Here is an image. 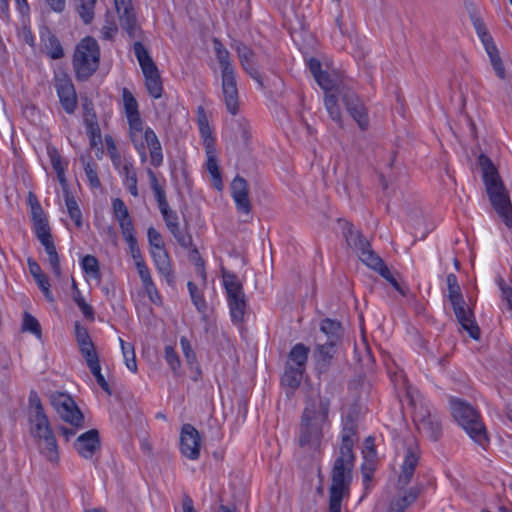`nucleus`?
<instances>
[{
  "label": "nucleus",
  "mask_w": 512,
  "mask_h": 512,
  "mask_svg": "<svg viewBox=\"0 0 512 512\" xmlns=\"http://www.w3.org/2000/svg\"><path fill=\"white\" fill-rule=\"evenodd\" d=\"M358 441L357 421L351 415H347L342 420L339 454L334 460L331 471L329 512H341L342 499L349 494L355 465L354 446Z\"/></svg>",
  "instance_id": "nucleus-1"
},
{
  "label": "nucleus",
  "mask_w": 512,
  "mask_h": 512,
  "mask_svg": "<svg viewBox=\"0 0 512 512\" xmlns=\"http://www.w3.org/2000/svg\"><path fill=\"white\" fill-rule=\"evenodd\" d=\"M28 401L30 433L34 438L38 439L40 454L52 465L57 466L60 461L57 440L36 391H30Z\"/></svg>",
  "instance_id": "nucleus-2"
},
{
  "label": "nucleus",
  "mask_w": 512,
  "mask_h": 512,
  "mask_svg": "<svg viewBox=\"0 0 512 512\" xmlns=\"http://www.w3.org/2000/svg\"><path fill=\"white\" fill-rule=\"evenodd\" d=\"M330 402L320 400L304 409L299 426L298 443L311 456L320 454L323 439V426L328 421Z\"/></svg>",
  "instance_id": "nucleus-3"
},
{
  "label": "nucleus",
  "mask_w": 512,
  "mask_h": 512,
  "mask_svg": "<svg viewBox=\"0 0 512 512\" xmlns=\"http://www.w3.org/2000/svg\"><path fill=\"white\" fill-rule=\"evenodd\" d=\"M479 165L483 174V181L490 202L508 228H512V203L509 192L507 191L495 165L491 159L481 154L478 158Z\"/></svg>",
  "instance_id": "nucleus-4"
},
{
  "label": "nucleus",
  "mask_w": 512,
  "mask_h": 512,
  "mask_svg": "<svg viewBox=\"0 0 512 512\" xmlns=\"http://www.w3.org/2000/svg\"><path fill=\"white\" fill-rule=\"evenodd\" d=\"M213 43L217 60L221 66L223 100L227 111L236 115L239 111V96L230 53L218 39H214Z\"/></svg>",
  "instance_id": "nucleus-5"
},
{
  "label": "nucleus",
  "mask_w": 512,
  "mask_h": 512,
  "mask_svg": "<svg viewBox=\"0 0 512 512\" xmlns=\"http://www.w3.org/2000/svg\"><path fill=\"white\" fill-rule=\"evenodd\" d=\"M451 413L459 425L480 446L485 447L489 438L479 413L467 402L460 399L450 400Z\"/></svg>",
  "instance_id": "nucleus-6"
},
{
  "label": "nucleus",
  "mask_w": 512,
  "mask_h": 512,
  "mask_svg": "<svg viewBox=\"0 0 512 512\" xmlns=\"http://www.w3.org/2000/svg\"><path fill=\"white\" fill-rule=\"evenodd\" d=\"M100 48L92 37H85L76 46L73 56V67L80 81L88 80L98 69Z\"/></svg>",
  "instance_id": "nucleus-7"
},
{
  "label": "nucleus",
  "mask_w": 512,
  "mask_h": 512,
  "mask_svg": "<svg viewBox=\"0 0 512 512\" xmlns=\"http://www.w3.org/2000/svg\"><path fill=\"white\" fill-rule=\"evenodd\" d=\"M133 51L145 77V85L149 94L155 99L160 98L163 92V85L155 62L140 41H136L133 44Z\"/></svg>",
  "instance_id": "nucleus-8"
},
{
  "label": "nucleus",
  "mask_w": 512,
  "mask_h": 512,
  "mask_svg": "<svg viewBox=\"0 0 512 512\" xmlns=\"http://www.w3.org/2000/svg\"><path fill=\"white\" fill-rule=\"evenodd\" d=\"M50 402L63 421L76 428L83 426L84 416L70 395L54 392L50 396Z\"/></svg>",
  "instance_id": "nucleus-9"
},
{
  "label": "nucleus",
  "mask_w": 512,
  "mask_h": 512,
  "mask_svg": "<svg viewBox=\"0 0 512 512\" xmlns=\"http://www.w3.org/2000/svg\"><path fill=\"white\" fill-rule=\"evenodd\" d=\"M337 93L347 112L357 122L359 128L366 130L369 126L367 110L356 93L348 87L338 88Z\"/></svg>",
  "instance_id": "nucleus-10"
},
{
  "label": "nucleus",
  "mask_w": 512,
  "mask_h": 512,
  "mask_svg": "<svg viewBox=\"0 0 512 512\" xmlns=\"http://www.w3.org/2000/svg\"><path fill=\"white\" fill-rule=\"evenodd\" d=\"M449 301L461 327L468 332L471 338L478 340L480 338V328L475 322L473 311L467 306L464 297Z\"/></svg>",
  "instance_id": "nucleus-11"
},
{
  "label": "nucleus",
  "mask_w": 512,
  "mask_h": 512,
  "mask_svg": "<svg viewBox=\"0 0 512 512\" xmlns=\"http://www.w3.org/2000/svg\"><path fill=\"white\" fill-rule=\"evenodd\" d=\"M55 88L62 108L68 114H73L77 108V95L71 78L66 73L57 74Z\"/></svg>",
  "instance_id": "nucleus-12"
},
{
  "label": "nucleus",
  "mask_w": 512,
  "mask_h": 512,
  "mask_svg": "<svg viewBox=\"0 0 512 512\" xmlns=\"http://www.w3.org/2000/svg\"><path fill=\"white\" fill-rule=\"evenodd\" d=\"M114 2L121 27L131 38H140L141 30L137 24L136 13L131 0H114Z\"/></svg>",
  "instance_id": "nucleus-13"
},
{
  "label": "nucleus",
  "mask_w": 512,
  "mask_h": 512,
  "mask_svg": "<svg viewBox=\"0 0 512 512\" xmlns=\"http://www.w3.org/2000/svg\"><path fill=\"white\" fill-rule=\"evenodd\" d=\"M201 440L198 430L191 424H184L180 433V451L190 460L200 457Z\"/></svg>",
  "instance_id": "nucleus-14"
},
{
  "label": "nucleus",
  "mask_w": 512,
  "mask_h": 512,
  "mask_svg": "<svg viewBox=\"0 0 512 512\" xmlns=\"http://www.w3.org/2000/svg\"><path fill=\"white\" fill-rule=\"evenodd\" d=\"M231 197L239 214L250 216L252 203L249 198V187L245 178L237 175L231 183Z\"/></svg>",
  "instance_id": "nucleus-15"
},
{
  "label": "nucleus",
  "mask_w": 512,
  "mask_h": 512,
  "mask_svg": "<svg viewBox=\"0 0 512 512\" xmlns=\"http://www.w3.org/2000/svg\"><path fill=\"white\" fill-rule=\"evenodd\" d=\"M73 447L82 458L92 459L101 448L99 431L90 429L82 433L74 441Z\"/></svg>",
  "instance_id": "nucleus-16"
},
{
  "label": "nucleus",
  "mask_w": 512,
  "mask_h": 512,
  "mask_svg": "<svg viewBox=\"0 0 512 512\" xmlns=\"http://www.w3.org/2000/svg\"><path fill=\"white\" fill-rule=\"evenodd\" d=\"M236 51L243 69L259 84L261 88H263L264 84L262 76L256 65L255 53L248 46L242 43L237 45Z\"/></svg>",
  "instance_id": "nucleus-17"
},
{
  "label": "nucleus",
  "mask_w": 512,
  "mask_h": 512,
  "mask_svg": "<svg viewBox=\"0 0 512 512\" xmlns=\"http://www.w3.org/2000/svg\"><path fill=\"white\" fill-rule=\"evenodd\" d=\"M342 234L346 240V243L349 247L355 249L357 252L359 250L368 247L369 241L354 228L353 224L347 220H338Z\"/></svg>",
  "instance_id": "nucleus-18"
},
{
  "label": "nucleus",
  "mask_w": 512,
  "mask_h": 512,
  "mask_svg": "<svg viewBox=\"0 0 512 512\" xmlns=\"http://www.w3.org/2000/svg\"><path fill=\"white\" fill-rule=\"evenodd\" d=\"M122 98L129 127L138 130V127L142 121L138 110V102L127 88H123Z\"/></svg>",
  "instance_id": "nucleus-19"
},
{
  "label": "nucleus",
  "mask_w": 512,
  "mask_h": 512,
  "mask_svg": "<svg viewBox=\"0 0 512 512\" xmlns=\"http://www.w3.org/2000/svg\"><path fill=\"white\" fill-rule=\"evenodd\" d=\"M27 264L29 272L33 276L35 282L37 283L39 289L42 291L46 300L49 302H54V296L50 290L49 279L46 276V274L42 271L40 265L33 258H28Z\"/></svg>",
  "instance_id": "nucleus-20"
},
{
  "label": "nucleus",
  "mask_w": 512,
  "mask_h": 512,
  "mask_svg": "<svg viewBox=\"0 0 512 512\" xmlns=\"http://www.w3.org/2000/svg\"><path fill=\"white\" fill-rule=\"evenodd\" d=\"M335 353L336 343L326 341L325 343H318L316 345L314 358L319 372L325 371L330 366Z\"/></svg>",
  "instance_id": "nucleus-21"
},
{
  "label": "nucleus",
  "mask_w": 512,
  "mask_h": 512,
  "mask_svg": "<svg viewBox=\"0 0 512 512\" xmlns=\"http://www.w3.org/2000/svg\"><path fill=\"white\" fill-rule=\"evenodd\" d=\"M152 258L159 273L163 275L169 285L174 283V274L170 263L168 252L165 248L151 251Z\"/></svg>",
  "instance_id": "nucleus-22"
},
{
  "label": "nucleus",
  "mask_w": 512,
  "mask_h": 512,
  "mask_svg": "<svg viewBox=\"0 0 512 512\" xmlns=\"http://www.w3.org/2000/svg\"><path fill=\"white\" fill-rule=\"evenodd\" d=\"M144 139L150 150L151 164L154 167H159L163 162V154L161 143L156 133L151 128H146L144 132Z\"/></svg>",
  "instance_id": "nucleus-23"
},
{
  "label": "nucleus",
  "mask_w": 512,
  "mask_h": 512,
  "mask_svg": "<svg viewBox=\"0 0 512 512\" xmlns=\"http://www.w3.org/2000/svg\"><path fill=\"white\" fill-rule=\"evenodd\" d=\"M222 277L228 300L245 296L243 285L239 281L237 275L232 272L223 270Z\"/></svg>",
  "instance_id": "nucleus-24"
},
{
  "label": "nucleus",
  "mask_w": 512,
  "mask_h": 512,
  "mask_svg": "<svg viewBox=\"0 0 512 512\" xmlns=\"http://www.w3.org/2000/svg\"><path fill=\"white\" fill-rule=\"evenodd\" d=\"M310 349L303 343L295 344L288 354V361L286 364H292L295 367L306 370Z\"/></svg>",
  "instance_id": "nucleus-25"
},
{
  "label": "nucleus",
  "mask_w": 512,
  "mask_h": 512,
  "mask_svg": "<svg viewBox=\"0 0 512 512\" xmlns=\"http://www.w3.org/2000/svg\"><path fill=\"white\" fill-rule=\"evenodd\" d=\"M416 428L421 434H424L432 441L439 440L442 435V426L436 415H433Z\"/></svg>",
  "instance_id": "nucleus-26"
},
{
  "label": "nucleus",
  "mask_w": 512,
  "mask_h": 512,
  "mask_svg": "<svg viewBox=\"0 0 512 512\" xmlns=\"http://www.w3.org/2000/svg\"><path fill=\"white\" fill-rule=\"evenodd\" d=\"M304 372H305L304 369L295 367L292 364H286L285 371L282 376L281 382L284 386L290 387L292 389H296L301 384Z\"/></svg>",
  "instance_id": "nucleus-27"
},
{
  "label": "nucleus",
  "mask_w": 512,
  "mask_h": 512,
  "mask_svg": "<svg viewBox=\"0 0 512 512\" xmlns=\"http://www.w3.org/2000/svg\"><path fill=\"white\" fill-rule=\"evenodd\" d=\"M418 494L417 488H410L404 496L396 498L390 503L388 512H404L417 499Z\"/></svg>",
  "instance_id": "nucleus-28"
},
{
  "label": "nucleus",
  "mask_w": 512,
  "mask_h": 512,
  "mask_svg": "<svg viewBox=\"0 0 512 512\" xmlns=\"http://www.w3.org/2000/svg\"><path fill=\"white\" fill-rule=\"evenodd\" d=\"M206 153H207L206 168L213 178V186L216 189L221 190L222 185H223L222 178H221V174H220V170H219V166H218V162H217V158L215 156V151H214L213 146L209 149H206Z\"/></svg>",
  "instance_id": "nucleus-29"
},
{
  "label": "nucleus",
  "mask_w": 512,
  "mask_h": 512,
  "mask_svg": "<svg viewBox=\"0 0 512 512\" xmlns=\"http://www.w3.org/2000/svg\"><path fill=\"white\" fill-rule=\"evenodd\" d=\"M320 330L327 336V342L337 343L341 338L342 326L336 320L330 318L322 320Z\"/></svg>",
  "instance_id": "nucleus-30"
},
{
  "label": "nucleus",
  "mask_w": 512,
  "mask_h": 512,
  "mask_svg": "<svg viewBox=\"0 0 512 512\" xmlns=\"http://www.w3.org/2000/svg\"><path fill=\"white\" fill-rule=\"evenodd\" d=\"M120 174L124 176V184L128 191L134 197L138 196L137 189V175L133 164L131 162H125L120 170Z\"/></svg>",
  "instance_id": "nucleus-31"
},
{
  "label": "nucleus",
  "mask_w": 512,
  "mask_h": 512,
  "mask_svg": "<svg viewBox=\"0 0 512 512\" xmlns=\"http://www.w3.org/2000/svg\"><path fill=\"white\" fill-rule=\"evenodd\" d=\"M484 47L490 58V63L496 75L500 79H504L506 77L505 68L496 45L494 44V42H492L490 44L485 45Z\"/></svg>",
  "instance_id": "nucleus-32"
},
{
  "label": "nucleus",
  "mask_w": 512,
  "mask_h": 512,
  "mask_svg": "<svg viewBox=\"0 0 512 512\" xmlns=\"http://www.w3.org/2000/svg\"><path fill=\"white\" fill-rule=\"evenodd\" d=\"M484 47L490 58V63L496 75L500 79H504L506 77L505 68L496 45L494 44V42H492L490 44L485 45Z\"/></svg>",
  "instance_id": "nucleus-33"
},
{
  "label": "nucleus",
  "mask_w": 512,
  "mask_h": 512,
  "mask_svg": "<svg viewBox=\"0 0 512 512\" xmlns=\"http://www.w3.org/2000/svg\"><path fill=\"white\" fill-rule=\"evenodd\" d=\"M484 47L490 58V63L496 75L500 79H504L506 77L505 68L496 45L494 44V42H492L490 44L485 45Z\"/></svg>",
  "instance_id": "nucleus-34"
},
{
  "label": "nucleus",
  "mask_w": 512,
  "mask_h": 512,
  "mask_svg": "<svg viewBox=\"0 0 512 512\" xmlns=\"http://www.w3.org/2000/svg\"><path fill=\"white\" fill-rule=\"evenodd\" d=\"M338 99H340L338 94H326L324 103L330 118L339 126H342V113L338 105Z\"/></svg>",
  "instance_id": "nucleus-35"
},
{
  "label": "nucleus",
  "mask_w": 512,
  "mask_h": 512,
  "mask_svg": "<svg viewBox=\"0 0 512 512\" xmlns=\"http://www.w3.org/2000/svg\"><path fill=\"white\" fill-rule=\"evenodd\" d=\"M41 244L44 246V249L48 255V262L54 275L59 278L61 276L60 259L53 239H49L45 242H42Z\"/></svg>",
  "instance_id": "nucleus-36"
},
{
  "label": "nucleus",
  "mask_w": 512,
  "mask_h": 512,
  "mask_svg": "<svg viewBox=\"0 0 512 512\" xmlns=\"http://www.w3.org/2000/svg\"><path fill=\"white\" fill-rule=\"evenodd\" d=\"M198 114H199L198 124H199L200 135L203 138V142H204L206 149H209L212 146H214V138L212 137L211 129L209 127L207 117H206L204 109L202 107H199Z\"/></svg>",
  "instance_id": "nucleus-37"
},
{
  "label": "nucleus",
  "mask_w": 512,
  "mask_h": 512,
  "mask_svg": "<svg viewBox=\"0 0 512 512\" xmlns=\"http://www.w3.org/2000/svg\"><path fill=\"white\" fill-rule=\"evenodd\" d=\"M147 174L149 177L151 189L154 193L159 209L169 205L166 199L165 190L159 184L156 174L151 169H147Z\"/></svg>",
  "instance_id": "nucleus-38"
},
{
  "label": "nucleus",
  "mask_w": 512,
  "mask_h": 512,
  "mask_svg": "<svg viewBox=\"0 0 512 512\" xmlns=\"http://www.w3.org/2000/svg\"><path fill=\"white\" fill-rule=\"evenodd\" d=\"M358 254L360 260L374 271H377L384 264L383 260L371 249L370 243H368L367 248L359 250Z\"/></svg>",
  "instance_id": "nucleus-39"
},
{
  "label": "nucleus",
  "mask_w": 512,
  "mask_h": 512,
  "mask_svg": "<svg viewBox=\"0 0 512 512\" xmlns=\"http://www.w3.org/2000/svg\"><path fill=\"white\" fill-rule=\"evenodd\" d=\"M97 0H75L76 10L85 24H90L94 18V8Z\"/></svg>",
  "instance_id": "nucleus-40"
},
{
  "label": "nucleus",
  "mask_w": 512,
  "mask_h": 512,
  "mask_svg": "<svg viewBox=\"0 0 512 512\" xmlns=\"http://www.w3.org/2000/svg\"><path fill=\"white\" fill-rule=\"evenodd\" d=\"M231 318L234 322L240 323L244 319L246 309L245 296L228 300Z\"/></svg>",
  "instance_id": "nucleus-41"
},
{
  "label": "nucleus",
  "mask_w": 512,
  "mask_h": 512,
  "mask_svg": "<svg viewBox=\"0 0 512 512\" xmlns=\"http://www.w3.org/2000/svg\"><path fill=\"white\" fill-rule=\"evenodd\" d=\"M119 342L121 345L122 354L124 357L126 367L133 373H136L137 362L135 356L134 346L130 343H126L123 339L119 338Z\"/></svg>",
  "instance_id": "nucleus-42"
},
{
  "label": "nucleus",
  "mask_w": 512,
  "mask_h": 512,
  "mask_svg": "<svg viewBox=\"0 0 512 512\" xmlns=\"http://www.w3.org/2000/svg\"><path fill=\"white\" fill-rule=\"evenodd\" d=\"M187 287L189 290L192 303L196 307L197 311L200 313H205L207 310V303L204 299L202 291L192 281H189L187 283Z\"/></svg>",
  "instance_id": "nucleus-43"
},
{
  "label": "nucleus",
  "mask_w": 512,
  "mask_h": 512,
  "mask_svg": "<svg viewBox=\"0 0 512 512\" xmlns=\"http://www.w3.org/2000/svg\"><path fill=\"white\" fill-rule=\"evenodd\" d=\"M44 46L46 54L51 59H60L64 56L62 45L55 35L49 34Z\"/></svg>",
  "instance_id": "nucleus-44"
},
{
  "label": "nucleus",
  "mask_w": 512,
  "mask_h": 512,
  "mask_svg": "<svg viewBox=\"0 0 512 512\" xmlns=\"http://www.w3.org/2000/svg\"><path fill=\"white\" fill-rule=\"evenodd\" d=\"M64 198L70 218L78 228L82 227V213L74 196L69 193L64 195Z\"/></svg>",
  "instance_id": "nucleus-45"
},
{
  "label": "nucleus",
  "mask_w": 512,
  "mask_h": 512,
  "mask_svg": "<svg viewBox=\"0 0 512 512\" xmlns=\"http://www.w3.org/2000/svg\"><path fill=\"white\" fill-rule=\"evenodd\" d=\"M471 21L474 29L476 30L477 35L481 39V42L483 43L484 46L494 42L493 38L487 31L486 25L482 18L475 14H471Z\"/></svg>",
  "instance_id": "nucleus-46"
},
{
  "label": "nucleus",
  "mask_w": 512,
  "mask_h": 512,
  "mask_svg": "<svg viewBox=\"0 0 512 512\" xmlns=\"http://www.w3.org/2000/svg\"><path fill=\"white\" fill-rule=\"evenodd\" d=\"M168 230L182 248L188 249L193 246L192 236L184 230H181L179 224L172 225V227L168 228Z\"/></svg>",
  "instance_id": "nucleus-47"
},
{
  "label": "nucleus",
  "mask_w": 512,
  "mask_h": 512,
  "mask_svg": "<svg viewBox=\"0 0 512 512\" xmlns=\"http://www.w3.org/2000/svg\"><path fill=\"white\" fill-rule=\"evenodd\" d=\"M22 330L28 331L34 334L38 339L42 337V331L39 321L29 314L28 312L24 313L23 322H22Z\"/></svg>",
  "instance_id": "nucleus-48"
},
{
  "label": "nucleus",
  "mask_w": 512,
  "mask_h": 512,
  "mask_svg": "<svg viewBox=\"0 0 512 512\" xmlns=\"http://www.w3.org/2000/svg\"><path fill=\"white\" fill-rule=\"evenodd\" d=\"M81 160L83 162L84 171H85V174L89 181L90 186L92 188H99L101 183L98 178L96 163H94L93 161L86 162L84 157H81Z\"/></svg>",
  "instance_id": "nucleus-49"
},
{
  "label": "nucleus",
  "mask_w": 512,
  "mask_h": 512,
  "mask_svg": "<svg viewBox=\"0 0 512 512\" xmlns=\"http://www.w3.org/2000/svg\"><path fill=\"white\" fill-rule=\"evenodd\" d=\"M318 85L326 92L342 88L343 86L337 85L336 79L328 72L322 71L320 75L315 78Z\"/></svg>",
  "instance_id": "nucleus-50"
},
{
  "label": "nucleus",
  "mask_w": 512,
  "mask_h": 512,
  "mask_svg": "<svg viewBox=\"0 0 512 512\" xmlns=\"http://www.w3.org/2000/svg\"><path fill=\"white\" fill-rule=\"evenodd\" d=\"M81 266H82L83 271L86 274H89L93 277H99V275H100L99 262L95 256L85 255L82 258Z\"/></svg>",
  "instance_id": "nucleus-51"
},
{
  "label": "nucleus",
  "mask_w": 512,
  "mask_h": 512,
  "mask_svg": "<svg viewBox=\"0 0 512 512\" xmlns=\"http://www.w3.org/2000/svg\"><path fill=\"white\" fill-rule=\"evenodd\" d=\"M164 357H165L167 364L170 366L171 370L173 371L174 375H179V369H180L181 363H180L179 356L176 353L173 346H171V345L165 346Z\"/></svg>",
  "instance_id": "nucleus-52"
},
{
  "label": "nucleus",
  "mask_w": 512,
  "mask_h": 512,
  "mask_svg": "<svg viewBox=\"0 0 512 512\" xmlns=\"http://www.w3.org/2000/svg\"><path fill=\"white\" fill-rule=\"evenodd\" d=\"M143 130V122L141 121L138 130L130 127V139L134 143L135 148L138 150L142 161L146 160V152L144 143L141 141V133Z\"/></svg>",
  "instance_id": "nucleus-53"
},
{
  "label": "nucleus",
  "mask_w": 512,
  "mask_h": 512,
  "mask_svg": "<svg viewBox=\"0 0 512 512\" xmlns=\"http://www.w3.org/2000/svg\"><path fill=\"white\" fill-rule=\"evenodd\" d=\"M73 300L75 301V303L77 304L85 318H87L90 321H93L95 319L93 307L84 300L80 291L74 293Z\"/></svg>",
  "instance_id": "nucleus-54"
},
{
  "label": "nucleus",
  "mask_w": 512,
  "mask_h": 512,
  "mask_svg": "<svg viewBox=\"0 0 512 512\" xmlns=\"http://www.w3.org/2000/svg\"><path fill=\"white\" fill-rule=\"evenodd\" d=\"M79 350L89 368L96 366L97 364L100 363L99 356L96 352L94 344L80 347Z\"/></svg>",
  "instance_id": "nucleus-55"
},
{
  "label": "nucleus",
  "mask_w": 512,
  "mask_h": 512,
  "mask_svg": "<svg viewBox=\"0 0 512 512\" xmlns=\"http://www.w3.org/2000/svg\"><path fill=\"white\" fill-rule=\"evenodd\" d=\"M433 415L434 414L431 413V410L427 405L420 404L419 406H415L413 412V421L415 426L418 427Z\"/></svg>",
  "instance_id": "nucleus-56"
},
{
  "label": "nucleus",
  "mask_w": 512,
  "mask_h": 512,
  "mask_svg": "<svg viewBox=\"0 0 512 512\" xmlns=\"http://www.w3.org/2000/svg\"><path fill=\"white\" fill-rule=\"evenodd\" d=\"M448 299L453 300L462 297L461 289L455 274L450 273L447 275Z\"/></svg>",
  "instance_id": "nucleus-57"
},
{
  "label": "nucleus",
  "mask_w": 512,
  "mask_h": 512,
  "mask_svg": "<svg viewBox=\"0 0 512 512\" xmlns=\"http://www.w3.org/2000/svg\"><path fill=\"white\" fill-rule=\"evenodd\" d=\"M105 143H106L108 154L110 156V159H111L114 167L119 168L120 163H121V156L117 150V147H116L113 137L110 135H106Z\"/></svg>",
  "instance_id": "nucleus-58"
},
{
  "label": "nucleus",
  "mask_w": 512,
  "mask_h": 512,
  "mask_svg": "<svg viewBox=\"0 0 512 512\" xmlns=\"http://www.w3.org/2000/svg\"><path fill=\"white\" fill-rule=\"evenodd\" d=\"M118 222L125 240H132L133 238H136L134 224L130 216H128V218L120 219Z\"/></svg>",
  "instance_id": "nucleus-59"
},
{
  "label": "nucleus",
  "mask_w": 512,
  "mask_h": 512,
  "mask_svg": "<svg viewBox=\"0 0 512 512\" xmlns=\"http://www.w3.org/2000/svg\"><path fill=\"white\" fill-rule=\"evenodd\" d=\"M420 459V454L417 447H409L406 451L402 466L407 468L416 469Z\"/></svg>",
  "instance_id": "nucleus-60"
},
{
  "label": "nucleus",
  "mask_w": 512,
  "mask_h": 512,
  "mask_svg": "<svg viewBox=\"0 0 512 512\" xmlns=\"http://www.w3.org/2000/svg\"><path fill=\"white\" fill-rule=\"evenodd\" d=\"M75 336L79 348L93 344L88 333V330L85 327L81 326L78 322L75 323Z\"/></svg>",
  "instance_id": "nucleus-61"
},
{
  "label": "nucleus",
  "mask_w": 512,
  "mask_h": 512,
  "mask_svg": "<svg viewBox=\"0 0 512 512\" xmlns=\"http://www.w3.org/2000/svg\"><path fill=\"white\" fill-rule=\"evenodd\" d=\"M147 236L152 250L165 248L162 235L154 227L148 228Z\"/></svg>",
  "instance_id": "nucleus-62"
},
{
  "label": "nucleus",
  "mask_w": 512,
  "mask_h": 512,
  "mask_svg": "<svg viewBox=\"0 0 512 512\" xmlns=\"http://www.w3.org/2000/svg\"><path fill=\"white\" fill-rule=\"evenodd\" d=\"M34 230H35V233H36V236L38 238V240L42 243V242H45L49 239H52V235H51V232H50V227H49V224H48V221H43V222H40V223H36L34 224Z\"/></svg>",
  "instance_id": "nucleus-63"
},
{
  "label": "nucleus",
  "mask_w": 512,
  "mask_h": 512,
  "mask_svg": "<svg viewBox=\"0 0 512 512\" xmlns=\"http://www.w3.org/2000/svg\"><path fill=\"white\" fill-rule=\"evenodd\" d=\"M84 122L89 136H101L100 127L95 113L84 116Z\"/></svg>",
  "instance_id": "nucleus-64"
}]
</instances>
